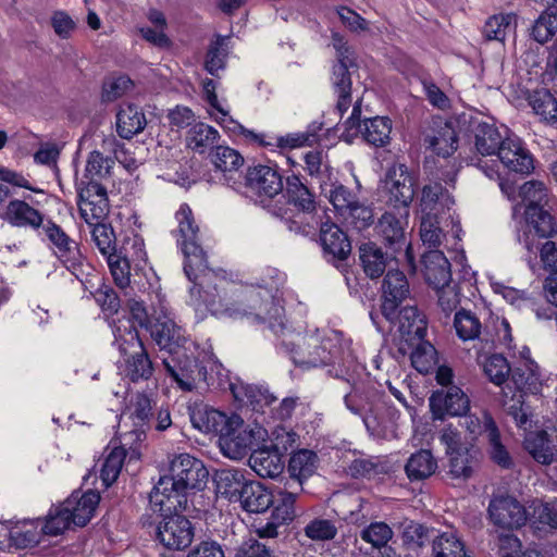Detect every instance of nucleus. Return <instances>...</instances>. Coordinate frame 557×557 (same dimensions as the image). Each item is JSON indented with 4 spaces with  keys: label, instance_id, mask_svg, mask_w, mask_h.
I'll use <instances>...</instances> for the list:
<instances>
[{
    "label": "nucleus",
    "instance_id": "obj_32",
    "mask_svg": "<svg viewBox=\"0 0 557 557\" xmlns=\"http://www.w3.org/2000/svg\"><path fill=\"white\" fill-rule=\"evenodd\" d=\"M100 502V495L95 491H87L83 494L73 493L65 502V510L75 525L87 524Z\"/></svg>",
    "mask_w": 557,
    "mask_h": 557
},
{
    "label": "nucleus",
    "instance_id": "obj_5",
    "mask_svg": "<svg viewBox=\"0 0 557 557\" xmlns=\"http://www.w3.org/2000/svg\"><path fill=\"white\" fill-rule=\"evenodd\" d=\"M377 325L379 319L384 318L389 323V331L396 327L400 339L410 345L417 343L410 355L412 367L420 373L431 372L437 362V352L434 346L423 341L426 334V315H370Z\"/></svg>",
    "mask_w": 557,
    "mask_h": 557
},
{
    "label": "nucleus",
    "instance_id": "obj_10",
    "mask_svg": "<svg viewBox=\"0 0 557 557\" xmlns=\"http://www.w3.org/2000/svg\"><path fill=\"white\" fill-rule=\"evenodd\" d=\"M496 157L497 159L491 161L478 158L474 165L491 180L499 177V162L506 169L520 174H530L534 169L532 154L523 146L522 140L513 134L507 136Z\"/></svg>",
    "mask_w": 557,
    "mask_h": 557
},
{
    "label": "nucleus",
    "instance_id": "obj_6",
    "mask_svg": "<svg viewBox=\"0 0 557 557\" xmlns=\"http://www.w3.org/2000/svg\"><path fill=\"white\" fill-rule=\"evenodd\" d=\"M357 392L345 397L347 408L362 418L369 434L376 440H394L398 436L400 412L384 400L362 403Z\"/></svg>",
    "mask_w": 557,
    "mask_h": 557
},
{
    "label": "nucleus",
    "instance_id": "obj_1",
    "mask_svg": "<svg viewBox=\"0 0 557 557\" xmlns=\"http://www.w3.org/2000/svg\"><path fill=\"white\" fill-rule=\"evenodd\" d=\"M253 325L270 331L277 338L278 349L299 367L338 366L347 382L363 371L351 349V341L339 331L309 327L293 315H256Z\"/></svg>",
    "mask_w": 557,
    "mask_h": 557
},
{
    "label": "nucleus",
    "instance_id": "obj_53",
    "mask_svg": "<svg viewBox=\"0 0 557 557\" xmlns=\"http://www.w3.org/2000/svg\"><path fill=\"white\" fill-rule=\"evenodd\" d=\"M547 236H540L533 232L530 236V240L533 239V250L525 249L530 255H536L540 251L541 261L545 271L549 272V275H557V247L554 242L546 240L540 243L541 238Z\"/></svg>",
    "mask_w": 557,
    "mask_h": 557
},
{
    "label": "nucleus",
    "instance_id": "obj_49",
    "mask_svg": "<svg viewBox=\"0 0 557 557\" xmlns=\"http://www.w3.org/2000/svg\"><path fill=\"white\" fill-rule=\"evenodd\" d=\"M465 545L454 531L443 532L432 542L433 557H462Z\"/></svg>",
    "mask_w": 557,
    "mask_h": 557
},
{
    "label": "nucleus",
    "instance_id": "obj_50",
    "mask_svg": "<svg viewBox=\"0 0 557 557\" xmlns=\"http://www.w3.org/2000/svg\"><path fill=\"white\" fill-rule=\"evenodd\" d=\"M113 160L110 158H104L101 152L94 150L89 153L86 160L84 178L87 180V183H101L103 180H107L111 175V169L113 165Z\"/></svg>",
    "mask_w": 557,
    "mask_h": 557
},
{
    "label": "nucleus",
    "instance_id": "obj_20",
    "mask_svg": "<svg viewBox=\"0 0 557 557\" xmlns=\"http://www.w3.org/2000/svg\"><path fill=\"white\" fill-rule=\"evenodd\" d=\"M79 213L88 225L101 224L109 212L107 187L102 183H87L79 193Z\"/></svg>",
    "mask_w": 557,
    "mask_h": 557
},
{
    "label": "nucleus",
    "instance_id": "obj_33",
    "mask_svg": "<svg viewBox=\"0 0 557 557\" xmlns=\"http://www.w3.org/2000/svg\"><path fill=\"white\" fill-rule=\"evenodd\" d=\"M422 262L424 278L434 289L450 283V263L443 251L431 249L423 255Z\"/></svg>",
    "mask_w": 557,
    "mask_h": 557
},
{
    "label": "nucleus",
    "instance_id": "obj_48",
    "mask_svg": "<svg viewBox=\"0 0 557 557\" xmlns=\"http://www.w3.org/2000/svg\"><path fill=\"white\" fill-rule=\"evenodd\" d=\"M228 51L226 47V38L216 36L210 44L205 58V70L212 76L219 77L220 72L226 66V58Z\"/></svg>",
    "mask_w": 557,
    "mask_h": 557
},
{
    "label": "nucleus",
    "instance_id": "obj_55",
    "mask_svg": "<svg viewBox=\"0 0 557 557\" xmlns=\"http://www.w3.org/2000/svg\"><path fill=\"white\" fill-rule=\"evenodd\" d=\"M438 306L444 313H472L470 308L461 304L456 286L449 284L436 288Z\"/></svg>",
    "mask_w": 557,
    "mask_h": 557
},
{
    "label": "nucleus",
    "instance_id": "obj_37",
    "mask_svg": "<svg viewBox=\"0 0 557 557\" xmlns=\"http://www.w3.org/2000/svg\"><path fill=\"white\" fill-rule=\"evenodd\" d=\"M147 125L143 110L133 103H124L116 113V132L120 137L129 139L141 133Z\"/></svg>",
    "mask_w": 557,
    "mask_h": 557
},
{
    "label": "nucleus",
    "instance_id": "obj_29",
    "mask_svg": "<svg viewBox=\"0 0 557 557\" xmlns=\"http://www.w3.org/2000/svg\"><path fill=\"white\" fill-rule=\"evenodd\" d=\"M295 494L280 490L274 495V503L272 504V521L258 529V534L261 537L276 536L277 527L290 522L295 518Z\"/></svg>",
    "mask_w": 557,
    "mask_h": 557
},
{
    "label": "nucleus",
    "instance_id": "obj_8",
    "mask_svg": "<svg viewBox=\"0 0 557 557\" xmlns=\"http://www.w3.org/2000/svg\"><path fill=\"white\" fill-rule=\"evenodd\" d=\"M181 234V246L184 255V273L186 277L196 283L207 267V258L200 246L199 226L196 224L193 211L188 205L183 203L176 212Z\"/></svg>",
    "mask_w": 557,
    "mask_h": 557
},
{
    "label": "nucleus",
    "instance_id": "obj_4",
    "mask_svg": "<svg viewBox=\"0 0 557 557\" xmlns=\"http://www.w3.org/2000/svg\"><path fill=\"white\" fill-rule=\"evenodd\" d=\"M521 205L513 208V216L517 218L521 207H524L523 214L518 220L517 238L523 247L533 250V239L530 236L533 232L540 236H550L555 232L554 219L545 210L548 203V189L543 182L529 181L519 189Z\"/></svg>",
    "mask_w": 557,
    "mask_h": 557
},
{
    "label": "nucleus",
    "instance_id": "obj_23",
    "mask_svg": "<svg viewBox=\"0 0 557 557\" xmlns=\"http://www.w3.org/2000/svg\"><path fill=\"white\" fill-rule=\"evenodd\" d=\"M269 281L262 280V284L250 289L249 293L253 308L263 309L269 312L273 311L274 313H278L280 310H288L281 304L282 301L285 302V300L281 299L277 295L280 287L284 283V275L277 270L272 269L269 270Z\"/></svg>",
    "mask_w": 557,
    "mask_h": 557
},
{
    "label": "nucleus",
    "instance_id": "obj_61",
    "mask_svg": "<svg viewBox=\"0 0 557 557\" xmlns=\"http://www.w3.org/2000/svg\"><path fill=\"white\" fill-rule=\"evenodd\" d=\"M474 458L468 447L449 454L450 473L455 478H469L473 470Z\"/></svg>",
    "mask_w": 557,
    "mask_h": 557
},
{
    "label": "nucleus",
    "instance_id": "obj_44",
    "mask_svg": "<svg viewBox=\"0 0 557 557\" xmlns=\"http://www.w3.org/2000/svg\"><path fill=\"white\" fill-rule=\"evenodd\" d=\"M318 456L309 449H300L293 454L288 463L290 475L297 479L299 484L310 478L318 468Z\"/></svg>",
    "mask_w": 557,
    "mask_h": 557
},
{
    "label": "nucleus",
    "instance_id": "obj_43",
    "mask_svg": "<svg viewBox=\"0 0 557 557\" xmlns=\"http://www.w3.org/2000/svg\"><path fill=\"white\" fill-rule=\"evenodd\" d=\"M516 28L517 15L515 13H499L485 22L483 33L488 40L504 41L508 35L515 34Z\"/></svg>",
    "mask_w": 557,
    "mask_h": 557
},
{
    "label": "nucleus",
    "instance_id": "obj_41",
    "mask_svg": "<svg viewBox=\"0 0 557 557\" xmlns=\"http://www.w3.org/2000/svg\"><path fill=\"white\" fill-rule=\"evenodd\" d=\"M359 259L367 276L376 278L386 269L387 257L382 248L374 243H364L359 248Z\"/></svg>",
    "mask_w": 557,
    "mask_h": 557
},
{
    "label": "nucleus",
    "instance_id": "obj_13",
    "mask_svg": "<svg viewBox=\"0 0 557 557\" xmlns=\"http://www.w3.org/2000/svg\"><path fill=\"white\" fill-rule=\"evenodd\" d=\"M209 472L203 462L189 455L176 456V503L187 508L188 498L207 485Z\"/></svg>",
    "mask_w": 557,
    "mask_h": 557
},
{
    "label": "nucleus",
    "instance_id": "obj_22",
    "mask_svg": "<svg viewBox=\"0 0 557 557\" xmlns=\"http://www.w3.org/2000/svg\"><path fill=\"white\" fill-rule=\"evenodd\" d=\"M145 320L140 319L139 322L148 324L150 335L162 354L160 358L168 372L174 377V367L171 364L173 361L172 354L174 351V324L170 315H145Z\"/></svg>",
    "mask_w": 557,
    "mask_h": 557
},
{
    "label": "nucleus",
    "instance_id": "obj_15",
    "mask_svg": "<svg viewBox=\"0 0 557 557\" xmlns=\"http://www.w3.org/2000/svg\"><path fill=\"white\" fill-rule=\"evenodd\" d=\"M399 310L417 313L423 309L418 300L410 295L409 283L406 275L398 270L387 272L382 284V313H392Z\"/></svg>",
    "mask_w": 557,
    "mask_h": 557
},
{
    "label": "nucleus",
    "instance_id": "obj_56",
    "mask_svg": "<svg viewBox=\"0 0 557 557\" xmlns=\"http://www.w3.org/2000/svg\"><path fill=\"white\" fill-rule=\"evenodd\" d=\"M298 440V435L285 425L278 424L270 432L268 431L267 444L272 449L284 455Z\"/></svg>",
    "mask_w": 557,
    "mask_h": 557
},
{
    "label": "nucleus",
    "instance_id": "obj_34",
    "mask_svg": "<svg viewBox=\"0 0 557 557\" xmlns=\"http://www.w3.org/2000/svg\"><path fill=\"white\" fill-rule=\"evenodd\" d=\"M524 448L539 463L550 465L557 461V435L553 438L547 431L528 433Z\"/></svg>",
    "mask_w": 557,
    "mask_h": 557
},
{
    "label": "nucleus",
    "instance_id": "obj_26",
    "mask_svg": "<svg viewBox=\"0 0 557 557\" xmlns=\"http://www.w3.org/2000/svg\"><path fill=\"white\" fill-rule=\"evenodd\" d=\"M408 208L398 206L386 211L379 219L375 228L389 246L405 244V226L408 223Z\"/></svg>",
    "mask_w": 557,
    "mask_h": 557
},
{
    "label": "nucleus",
    "instance_id": "obj_30",
    "mask_svg": "<svg viewBox=\"0 0 557 557\" xmlns=\"http://www.w3.org/2000/svg\"><path fill=\"white\" fill-rule=\"evenodd\" d=\"M138 315H110L108 324L112 329L113 345L120 352L135 348L140 351L143 345L136 329L135 318Z\"/></svg>",
    "mask_w": 557,
    "mask_h": 557
},
{
    "label": "nucleus",
    "instance_id": "obj_57",
    "mask_svg": "<svg viewBox=\"0 0 557 557\" xmlns=\"http://www.w3.org/2000/svg\"><path fill=\"white\" fill-rule=\"evenodd\" d=\"M462 425L469 433L471 440H475L483 433H485L488 438L490 429H497L492 417L484 410H481L480 413H470L466 416Z\"/></svg>",
    "mask_w": 557,
    "mask_h": 557
},
{
    "label": "nucleus",
    "instance_id": "obj_24",
    "mask_svg": "<svg viewBox=\"0 0 557 557\" xmlns=\"http://www.w3.org/2000/svg\"><path fill=\"white\" fill-rule=\"evenodd\" d=\"M187 409L191 425L205 434L219 437L230 420V416L202 401L191 403Z\"/></svg>",
    "mask_w": 557,
    "mask_h": 557
},
{
    "label": "nucleus",
    "instance_id": "obj_12",
    "mask_svg": "<svg viewBox=\"0 0 557 557\" xmlns=\"http://www.w3.org/2000/svg\"><path fill=\"white\" fill-rule=\"evenodd\" d=\"M37 233L44 242L49 244L65 268L77 275L85 261L78 244L51 219H46Z\"/></svg>",
    "mask_w": 557,
    "mask_h": 557
},
{
    "label": "nucleus",
    "instance_id": "obj_25",
    "mask_svg": "<svg viewBox=\"0 0 557 557\" xmlns=\"http://www.w3.org/2000/svg\"><path fill=\"white\" fill-rule=\"evenodd\" d=\"M133 440H140V434L137 432L125 434L120 440V445H116L113 441L110 443L108 447L109 451L100 468V479L104 487L111 486L119 478L126 457L125 446Z\"/></svg>",
    "mask_w": 557,
    "mask_h": 557
},
{
    "label": "nucleus",
    "instance_id": "obj_51",
    "mask_svg": "<svg viewBox=\"0 0 557 557\" xmlns=\"http://www.w3.org/2000/svg\"><path fill=\"white\" fill-rule=\"evenodd\" d=\"M212 162L218 171L223 173L225 181L228 182L231 178L226 176V173L237 172L243 165V157L233 148L226 146H219L215 148L212 154Z\"/></svg>",
    "mask_w": 557,
    "mask_h": 557
},
{
    "label": "nucleus",
    "instance_id": "obj_9",
    "mask_svg": "<svg viewBox=\"0 0 557 557\" xmlns=\"http://www.w3.org/2000/svg\"><path fill=\"white\" fill-rule=\"evenodd\" d=\"M200 86L202 99L207 102V112L209 116L223 128L231 133L239 134L248 141L259 146L274 145L272 140H265L264 134L250 131L232 117L227 101L225 99H219L216 96L219 81L206 77L201 79Z\"/></svg>",
    "mask_w": 557,
    "mask_h": 557
},
{
    "label": "nucleus",
    "instance_id": "obj_2",
    "mask_svg": "<svg viewBox=\"0 0 557 557\" xmlns=\"http://www.w3.org/2000/svg\"><path fill=\"white\" fill-rule=\"evenodd\" d=\"M199 354L190 360L180 361V372L176 373V385L183 391L194 389H230L234 398L243 405L250 406L253 411L265 413V407H271L275 397L267 388L244 383L240 380L231 381L227 371L216 360L209 359L208 364L198 366Z\"/></svg>",
    "mask_w": 557,
    "mask_h": 557
},
{
    "label": "nucleus",
    "instance_id": "obj_54",
    "mask_svg": "<svg viewBox=\"0 0 557 557\" xmlns=\"http://www.w3.org/2000/svg\"><path fill=\"white\" fill-rule=\"evenodd\" d=\"M556 14V11H543L534 21L531 28V37L535 41L545 44L554 38L557 34Z\"/></svg>",
    "mask_w": 557,
    "mask_h": 557
},
{
    "label": "nucleus",
    "instance_id": "obj_38",
    "mask_svg": "<svg viewBox=\"0 0 557 557\" xmlns=\"http://www.w3.org/2000/svg\"><path fill=\"white\" fill-rule=\"evenodd\" d=\"M122 355L121 370L125 376L131 381L137 382L139 380H147L152 374V364L149 360L144 346H140V351L132 348L120 352Z\"/></svg>",
    "mask_w": 557,
    "mask_h": 557
},
{
    "label": "nucleus",
    "instance_id": "obj_27",
    "mask_svg": "<svg viewBox=\"0 0 557 557\" xmlns=\"http://www.w3.org/2000/svg\"><path fill=\"white\" fill-rule=\"evenodd\" d=\"M320 244L324 256L330 260H345L351 252V244L346 233L335 223L324 222L320 228Z\"/></svg>",
    "mask_w": 557,
    "mask_h": 557
},
{
    "label": "nucleus",
    "instance_id": "obj_28",
    "mask_svg": "<svg viewBox=\"0 0 557 557\" xmlns=\"http://www.w3.org/2000/svg\"><path fill=\"white\" fill-rule=\"evenodd\" d=\"M42 533L40 520H25L13 525L0 523V536L8 539L16 548L35 546Z\"/></svg>",
    "mask_w": 557,
    "mask_h": 557
},
{
    "label": "nucleus",
    "instance_id": "obj_47",
    "mask_svg": "<svg viewBox=\"0 0 557 557\" xmlns=\"http://www.w3.org/2000/svg\"><path fill=\"white\" fill-rule=\"evenodd\" d=\"M286 193L290 202L304 212L315 209L314 196L298 176H289L286 183Z\"/></svg>",
    "mask_w": 557,
    "mask_h": 557
},
{
    "label": "nucleus",
    "instance_id": "obj_62",
    "mask_svg": "<svg viewBox=\"0 0 557 557\" xmlns=\"http://www.w3.org/2000/svg\"><path fill=\"white\" fill-rule=\"evenodd\" d=\"M73 523L71 517L65 510L64 503L51 510L46 522L41 521V530L48 535H58L66 530Z\"/></svg>",
    "mask_w": 557,
    "mask_h": 557
},
{
    "label": "nucleus",
    "instance_id": "obj_14",
    "mask_svg": "<svg viewBox=\"0 0 557 557\" xmlns=\"http://www.w3.org/2000/svg\"><path fill=\"white\" fill-rule=\"evenodd\" d=\"M283 190L282 176L275 166L258 164L249 168L242 194L255 203L265 206Z\"/></svg>",
    "mask_w": 557,
    "mask_h": 557
},
{
    "label": "nucleus",
    "instance_id": "obj_36",
    "mask_svg": "<svg viewBox=\"0 0 557 557\" xmlns=\"http://www.w3.org/2000/svg\"><path fill=\"white\" fill-rule=\"evenodd\" d=\"M507 127H497L493 124L481 123L475 129V148L481 156H496L509 136Z\"/></svg>",
    "mask_w": 557,
    "mask_h": 557
},
{
    "label": "nucleus",
    "instance_id": "obj_11",
    "mask_svg": "<svg viewBox=\"0 0 557 557\" xmlns=\"http://www.w3.org/2000/svg\"><path fill=\"white\" fill-rule=\"evenodd\" d=\"M173 494L174 476L169 474L159 479L149 497L151 510L162 517V521L157 529V537L168 549H171V545L174 542Z\"/></svg>",
    "mask_w": 557,
    "mask_h": 557
},
{
    "label": "nucleus",
    "instance_id": "obj_42",
    "mask_svg": "<svg viewBox=\"0 0 557 557\" xmlns=\"http://www.w3.org/2000/svg\"><path fill=\"white\" fill-rule=\"evenodd\" d=\"M218 139L219 132L214 127L203 122H197L187 131L185 141L189 149L203 153L211 148Z\"/></svg>",
    "mask_w": 557,
    "mask_h": 557
},
{
    "label": "nucleus",
    "instance_id": "obj_40",
    "mask_svg": "<svg viewBox=\"0 0 557 557\" xmlns=\"http://www.w3.org/2000/svg\"><path fill=\"white\" fill-rule=\"evenodd\" d=\"M216 491L221 496L238 500L248 481L240 469H222L215 475Z\"/></svg>",
    "mask_w": 557,
    "mask_h": 557
},
{
    "label": "nucleus",
    "instance_id": "obj_45",
    "mask_svg": "<svg viewBox=\"0 0 557 557\" xmlns=\"http://www.w3.org/2000/svg\"><path fill=\"white\" fill-rule=\"evenodd\" d=\"M437 462L430 450L421 449L411 455L406 463V472L411 480H421L435 472Z\"/></svg>",
    "mask_w": 557,
    "mask_h": 557
},
{
    "label": "nucleus",
    "instance_id": "obj_63",
    "mask_svg": "<svg viewBox=\"0 0 557 557\" xmlns=\"http://www.w3.org/2000/svg\"><path fill=\"white\" fill-rule=\"evenodd\" d=\"M346 224L361 231L373 222V211L370 207L360 203L358 200L352 205L348 212L341 218Z\"/></svg>",
    "mask_w": 557,
    "mask_h": 557
},
{
    "label": "nucleus",
    "instance_id": "obj_52",
    "mask_svg": "<svg viewBox=\"0 0 557 557\" xmlns=\"http://www.w3.org/2000/svg\"><path fill=\"white\" fill-rule=\"evenodd\" d=\"M512 380L517 387L525 393L540 394L543 388V380L539 366L534 361H530L528 368L520 372V369L515 370Z\"/></svg>",
    "mask_w": 557,
    "mask_h": 557
},
{
    "label": "nucleus",
    "instance_id": "obj_21",
    "mask_svg": "<svg viewBox=\"0 0 557 557\" xmlns=\"http://www.w3.org/2000/svg\"><path fill=\"white\" fill-rule=\"evenodd\" d=\"M488 515L492 522L503 529H517L527 521L524 507L509 495H500L491 499Z\"/></svg>",
    "mask_w": 557,
    "mask_h": 557
},
{
    "label": "nucleus",
    "instance_id": "obj_64",
    "mask_svg": "<svg viewBox=\"0 0 557 557\" xmlns=\"http://www.w3.org/2000/svg\"><path fill=\"white\" fill-rule=\"evenodd\" d=\"M360 536L373 547L381 548L393 537V531L385 522H372L361 531Z\"/></svg>",
    "mask_w": 557,
    "mask_h": 557
},
{
    "label": "nucleus",
    "instance_id": "obj_19",
    "mask_svg": "<svg viewBox=\"0 0 557 557\" xmlns=\"http://www.w3.org/2000/svg\"><path fill=\"white\" fill-rule=\"evenodd\" d=\"M429 405L433 419L443 420L446 416L466 414L470 408V399L460 387L451 385L446 391L433 392Z\"/></svg>",
    "mask_w": 557,
    "mask_h": 557
},
{
    "label": "nucleus",
    "instance_id": "obj_35",
    "mask_svg": "<svg viewBox=\"0 0 557 557\" xmlns=\"http://www.w3.org/2000/svg\"><path fill=\"white\" fill-rule=\"evenodd\" d=\"M4 219L13 226L29 227L39 231L46 218L35 208L23 200H12L8 203Z\"/></svg>",
    "mask_w": 557,
    "mask_h": 557
},
{
    "label": "nucleus",
    "instance_id": "obj_60",
    "mask_svg": "<svg viewBox=\"0 0 557 557\" xmlns=\"http://www.w3.org/2000/svg\"><path fill=\"white\" fill-rule=\"evenodd\" d=\"M91 238L101 255L106 258L115 253V235L111 226L107 224L91 225Z\"/></svg>",
    "mask_w": 557,
    "mask_h": 557
},
{
    "label": "nucleus",
    "instance_id": "obj_3",
    "mask_svg": "<svg viewBox=\"0 0 557 557\" xmlns=\"http://www.w3.org/2000/svg\"><path fill=\"white\" fill-rule=\"evenodd\" d=\"M454 199L440 184L424 186L421 198L420 237L424 245L436 248L444 245L447 249L460 250L461 226L458 218L449 214L450 230L440 226L438 214L446 208L450 210Z\"/></svg>",
    "mask_w": 557,
    "mask_h": 557
},
{
    "label": "nucleus",
    "instance_id": "obj_7",
    "mask_svg": "<svg viewBox=\"0 0 557 557\" xmlns=\"http://www.w3.org/2000/svg\"><path fill=\"white\" fill-rule=\"evenodd\" d=\"M268 429L259 423L245 425L237 414H231L219 436V446L224 456L239 460L261 443L267 442Z\"/></svg>",
    "mask_w": 557,
    "mask_h": 557
},
{
    "label": "nucleus",
    "instance_id": "obj_39",
    "mask_svg": "<svg viewBox=\"0 0 557 557\" xmlns=\"http://www.w3.org/2000/svg\"><path fill=\"white\" fill-rule=\"evenodd\" d=\"M242 507L249 512H263L274 503V494L260 482L250 481L239 499Z\"/></svg>",
    "mask_w": 557,
    "mask_h": 557
},
{
    "label": "nucleus",
    "instance_id": "obj_31",
    "mask_svg": "<svg viewBox=\"0 0 557 557\" xmlns=\"http://www.w3.org/2000/svg\"><path fill=\"white\" fill-rule=\"evenodd\" d=\"M250 468L261 478H275L284 469L283 455L269 447L267 442L253 449L249 457Z\"/></svg>",
    "mask_w": 557,
    "mask_h": 557
},
{
    "label": "nucleus",
    "instance_id": "obj_59",
    "mask_svg": "<svg viewBox=\"0 0 557 557\" xmlns=\"http://www.w3.org/2000/svg\"><path fill=\"white\" fill-rule=\"evenodd\" d=\"M107 261L114 284L120 289L128 288L131 286V264L128 259L114 253L107 258Z\"/></svg>",
    "mask_w": 557,
    "mask_h": 557
},
{
    "label": "nucleus",
    "instance_id": "obj_16",
    "mask_svg": "<svg viewBox=\"0 0 557 557\" xmlns=\"http://www.w3.org/2000/svg\"><path fill=\"white\" fill-rule=\"evenodd\" d=\"M332 38L337 53V62L333 66L332 84L337 95L336 108L344 113L351 103V78L348 70L355 65V59L350 48L338 34H334Z\"/></svg>",
    "mask_w": 557,
    "mask_h": 557
},
{
    "label": "nucleus",
    "instance_id": "obj_46",
    "mask_svg": "<svg viewBox=\"0 0 557 557\" xmlns=\"http://www.w3.org/2000/svg\"><path fill=\"white\" fill-rule=\"evenodd\" d=\"M536 115L547 123L557 122V100L547 89H537L529 98Z\"/></svg>",
    "mask_w": 557,
    "mask_h": 557
},
{
    "label": "nucleus",
    "instance_id": "obj_17",
    "mask_svg": "<svg viewBox=\"0 0 557 557\" xmlns=\"http://www.w3.org/2000/svg\"><path fill=\"white\" fill-rule=\"evenodd\" d=\"M382 188L388 195V201L394 207L405 206L408 208L414 197L416 181L406 165L394 164L387 170Z\"/></svg>",
    "mask_w": 557,
    "mask_h": 557
},
{
    "label": "nucleus",
    "instance_id": "obj_18",
    "mask_svg": "<svg viewBox=\"0 0 557 557\" xmlns=\"http://www.w3.org/2000/svg\"><path fill=\"white\" fill-rule=\"evenodd\" d=\"M360 104L356 103L346 122L347 129L351 131L352 128H357L361 133L362 138L374 147H384L389 144L392 133L391 119L386 116H375L366 119L362 124H360Z\"/></svg>",
    "mask_w": 557,
    "mask_h": 557
},
{
    "label": "nucleus",
    "instance_id": "obj_58",
    "mask_svg": "<svg viewBox=\"0 0 557 557\" xmlns=\"http://www.w3.org/2000/svg\"><path fill=\"white\" fill-rule=\"evenodd\" d=\"M429 146L433 151L444 158L453 154L457 149V136L453 128L446 126L436 136L428 138Z\"/></svg>",
    "mask_w": 557,
    "mask_h": 557
}]
</instances>
